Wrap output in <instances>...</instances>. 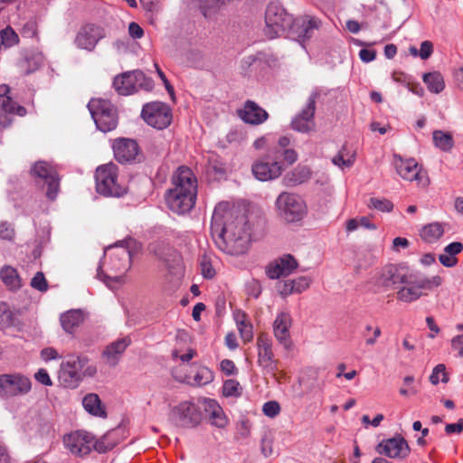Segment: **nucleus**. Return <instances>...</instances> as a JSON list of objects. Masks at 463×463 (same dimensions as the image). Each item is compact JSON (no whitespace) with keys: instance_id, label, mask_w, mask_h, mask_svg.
I'll use <instances>...</instances> for the list:
<instances>
[{"instance_id":"obj_1","label":"nucleus","mask_w":463,"mask_h":463,"mask_svg":"<svg viewBox=\"0 0 463 463\" xmlns=\"http://www.w3.org/2000/svg\"><path fill=\"white\" fill-rule=\"evenodd\" d=\"M212 235L216 246L230 255H241L250 246V227L244 214L233 215L228 203H219L213 211L211 223Z\"/></svg>"},{"instance_id":"obj_2","label":"nucleus","mask_w":463,"mask_h":463,"mask_svg":"<svg viewBox=\"0 0 463 463\" xmlns=\"http://www.w3.org/2000/svg\"><path fill=\"white\" fill-rule=\"evenodd\" d=\"M290 145L289 136L279 137L276 146L270 148L265 156L253 163L251 166L253 175L262 182L279 177L284 171V166L279 159L282 157L287 165H292L298 158L297 151L289 147Z\"/></svg>"},{"instance_id":"obj_3","label":"nucleus","mask_w":463,"mask_h":463,"mask_svg":"<svg viewBox=\"0 0 463 463\" xmlns=\"http://www.w3.org/2000/svg\"><path fill=\"white\" fill-rule=\"evenodd\" d=\"M173 187L165 194L168 208L177 214L189 213L197 196V179L193 171L180 166L172 176Z\"/></svg>"},{"instance_id":"obj_4","label":"nucleus","mask_w":463,"mask_h":463,"mask_svg":"<svg viewBox=\"0 0 463 463\" xmlns=\"http://www.w3.org/2000/svg\"><path fill=\"white\" fill-rule=\"evenodd\" d=\"M131 266V255L127 247H109L105 252L104 260L98 268V278L113 288V283L122 284L125 273Z\"/></svg>"},{"instance_id":"obj_5","label":"nucleus","mask_w":463,"mask_h":463,"mask_svg":"<svg viewBox=\"0 0 463 463\" xmlns=\"http://www.w3.org/2000/svg\"><path fill=\"white\" fill-rule=\"evenodd\" d=\"M97 373L96 364L88 356L69 354L60 365L58 379L64 387L75 389L85 378H92Z\"/></svg>"},{"instance_id":"obj_6","label":"nucleus","mask_w":463,"mask_h":463,"mask_svg":"<svg viewBox=\"0 0 463 463\" xmlns=\"http://www.w3.org/2000/svg\"><path fill=\"white\" fill-rule=\"evenodd\" d=\"M442 283L443 279L439 275L427 278L419 272L404 274L400 283L403 286L397 291V298L406 303L414 302Z\"/></svg>"},{"instance_id":"obj_7","label":"nucleus","mask_w":463,"mask_h":463,"mask_svg":"<svg viewBox=\"0 0 463 463\" xmlns=\"http://www.w3.org/2000/svg\"><path fill=\"white\" fill-rule=\"evenodd\" d=\"M275 206L279 217L287 223L298 222L307 214L306 202L294 193H280L276 199Z\"/></svg>"},{"instance_id":"obj_8","label":"nucleus","mask_w":463,"mask_h":463,"mask_svg":"<svg viewBox=\"0 0 463 463\" xmlns=\"http://www.w3.org/2000/svg\"><path fill=\"white\" fill-rule=\"evenodd\" d=\"M96 190L105 196L120 197L127 193V187L118 180V168L113 164H106L97 168L95 174Z\"/></svg>"},{"instance_id":"obj_9","label":"nucleus","mask_w":463,"mask_h":463,"mask_svg":"<svg viewBox=\"0 0 463 463\" xmlns=\"http://www.w3.org/2000/svg\"><path fill=\"white\" fill-rule=\"evenodd\" d=\"M202 401H183L174 406L169 413V420L176 427L193 429L203 420Z\"/></svg>"},{"instance_id":"obj_10","label":"nucleus","mask_w":463,"mask_h":463,"mask_svg":"<svg viewBox=\"0 0 463 463\" xmlns=\"http://www.w3.org/2000/svg\"><path fill=\"white\" fill-rule=\"evenodd\" d=\"M88 109L100 131L106 133L117 128V109L109 100L99 98L91 99L88 103Z\"/></svg>"},{"instance_id":"obj_11","label":"nucleus","mask_w":463,"mask_h":463,"mask_svg":"<svg viewBox=\"0 0 463 463\" xmlns=\"http://www.w3.org/2000/svg\"><path fill=\"white\" fill-rule=\"evenodd\" d=\"M266 34L275 38L292 25V17L279 3H270L265 15Z\"/></svg>"},{"instance_id":"obj_12","label":"nucleus","mask_w":463,"mask_h":463,"mask_svg":"<svg viewBox=\"0 0 463 463\" xmlns=\"http://www.w3.org/2000/svg\"><path fill=\"white\" fill-rule=\"evenodd\" d=\"M113 86L118 94L130 95L141 89L150 90L154 83L142 71H134L117 76L113 80Z\"/></svg>"},{"instance_id":"obj_13","label":"nucleus","mask_w":463,"mask_h":463,"mask_svg":"<svg viewBox=\"0 0 463 463\" xmlns=\"http://www.w3.org/2000/svg\"><path fill=\"white\" fill-rule=\"evenodd\" d=\"M32 388L31 380L19 373L0 374V398L10 399L27 394Z\"/></svg>"},{"instance_id":"obj_14","label":"nucleus","mask_w":463,"mask_h":463,"mask_svg":"<svg viewBox=\"0 0 463 463\" xmlns=\"http://www.w3.org/2000/svg\"><path fill=\"white\" fill-rule=\"evenodd\" d=\"M142 118L147 125L164 129L172 122V110L170 107L160 101L146 103L143 106L141 112Z\"/></svg>"},{"instance_id":"obj_15","label":"nucleus","mask_w":463,"mask_h":463,"mask_svg":"<svg viewBox=\"0 0 463 463\" xmlns=\"http://www.w3.org/2000/svg\"><path fill=\"white\" fill-rule=\"evenodd\" d=\"M63 445L72 455L83 457L95 448L94 436L85 430H74L63 436Z\"/></svg>"},{"instance_id":"obj_16","label":"nucleus","mask_w":463,"mask_h":463,"mask_svg":"<svg viewBox=\"0 0 463 463\" xmlns=\"http://www.w3.org/2000/svg\"><path fill=\"white\" fill-rule=\"evenodd\" d=\"M258 359L257 364L266 374L277 379L279 361L275 359L272 351V340L265 334L257 338Z\"/></svg>"},{"instance_id":"obj_17","label":"nucleus","mask_w":463,"mask_h":463,"mask_svg":"<svg viewBox=\"0 0 463 463\" xmlns=\"http://www.w3.org/2000/svg\"><path fill=\"white\" fill-rule=\"evenodd\" d=\"M393 165L402 179L411 182L416 181L422 186L428 185L427 174L414 158L403 159L401 156L394 155Z\"/></svg>"},{"instance_id":"obj_18","label":"nucleus","mask_w":463,"mask_h":463,"mask_svg":"<svg viewBox=\"0 0 463 463\" xmlns=\"http://www.w3.org/2000/svg\"><path fill=\"white\" fill-rule=\"evenodd\" d=\"M320 96L321 90L319 89H315L312 90L310 96L307 99L306 107L298 115H296L291 121V128L294 130L301 133H307L314 129L316 103Z\"/></svg>"},{"instance_id":"obj_19","label":"nucleus","mask_w":463,"mask_h":463,"mask_svg":"<svg viewBox=\"0 0 463 463\" xmlns=\"http://www.w3.org/2000/svg\"><path fill=\"white\" fill-rule=\"evenodd\" d=\"M31 173L47 184L46 196L50 200H54L60 186V178L55 168L45 161H39L33 165Z\"/></svg>"},{"instance_id":"obj_20","label":"nucleus","mask_w":463,"mask_h":463,"mask_svg":"<svg viewBox=\"0 0 463 463\" xmlns=\"http://www.w3.org/2000/svg\"><path fill=\"white\" fill-rule=\"evenodd\" d=\"M105 36L106 33L103 27L94 24H87L78 32L75 37V44L78 48L91 52Z\"/></svg>"},{"instance_id":"obj_21","label":"nucleus","mask_w":463,"mask_h":463,"mask_svg":"<svg viewBox=\"0 0 463 463\" xmlns=\"http://www.w3.org/2000/svg\"><path fill=\"white\" fill-rule=\"evenodd\" d=\"M378 451L391 458H406L411 449L406 439L401 435L383 440L378 445Z\"/></svg>"},{"instance_id":"obj_22","label":"nucleus","mask_w":463,"mask_h":463,"mask_svg":"<svg viewBox=\"0 0 463 463\" xmlns=\"http://www.w3.org/2000/svg\"><path fill=\"white\" fill-rule=\"evenodd\" d=\"M292 325V318L288 312H279L273 322V334L279 344L285 349L292 347L289 328Z\"/></svg>"},{"instance_id":"obj_23","label":"nucleus","mask_w":463,"mask_h":463,"mask_svg":"<svg viewBox=\"0 0 463 463\" xmlns=\"http://www.w3.org/2000/svg\"><path fill=\"white\" fill-rule=\"evenodd\" d=\"M297 268V260L293 256L288 254L271 262L267 267L266 273L269 279H278L280 277L290 275Z\"/></svg>"},{"instance_id":"obj_24","label":"nucleus","mask_w":463,"mask_h":463,"mask_svg":"<svg viewBox=\"0 0 463 463\" xmlns=\"http://www.w3.org/2000/svg\"><path fill=\"white\" fill-rule=\"evenodd\" d=\"M402 275L394 265L383 267L373 278V283L378 290H386L402 281Z\"/></svg>"},{"instance_id":"obj_25","label":"nucleus","mask_w":463,"mask_h":463,"mask_svg":"<svg viewBox=\"0 0 463 463\" xmlns=\"http://www.w3.org/2000/svg\"><path fill=\"white\" fill-rule=\"evenodd\" d=\"M130 343L129 337H123L107 345L101 354L105 364L110 367H115Z\"/></svg>"},{"instance_id":"obj_26","label":"nucleus","mask_w":463,"mask_h":463,"mask_svg":"<svg viewBox=\"0 0 463 463\" xmlns=\"http://www.w3.org/2000/svg\"><path fill=\"white\" fill-rule=\"evenodd\" d=\"M115 158L120 163L134 160L138 153V146L136 141L128 138L117 140L113 145Z\"/></svg>"},{"instance_id":"obj_27","label":"nucleus","mask_w":463,"mask_h":463,"mask_svg":"<svg viewBox=\"0 0 463 463\" xmlns=\"http://www.w3.org/2000/svg\"><path fill=\"white\" fill-rule=\"evenodd\" d=\"M202 405L212 425L219 429H223L228 425L229 420L222 408L215 400L203 399L202 400Z\"/></svg>"},{"instance_id":"obj_28","label":"nucleus","mask_w":463,"mask_h":463,"mask_svg":"<svg viewBox=\"0 0 463 463\" xmlns=\"http://www.w3.org/2000/svg\"><path fill=\"white\" fill-rule=\"evenodd\" d=\"M239 115L241 118L250 125H260L267 120L268 113L253 101L248 100Z\"/></svg>"},{"instance_id":"obj_29","label":"nucleus","mask_w":463,"mask_h":463,"mask_svg":"<svg viewBox=\"0 0 463 463\" xmlns=\"http://www.w3.org/2000/svg\"><path fill=\"white\" fill-rule=\"evenodd\" d=\"M310 176L311 170L308 166L298 165L284 176L283 182L287 186H295L306 182Z\"/></svg>"},{"instance_id":"obj_30","label":"nucleus","mask_w":463,"mask_h":463,"mask_svg":"<svg viewBox=\"0 0 463 463\" xmlns=\"http://www.w3.org/2000/svg\"><path fill=\"white\" fill-rule=\"evenodd\" d=\"M9 90H10L7 85L0 86V108L7 113H17L21 116L24 115L25 109L18 106L11 97L8 96Z\"/></svg>"},{"instance_id":"obj_31","label":"nucleus","mask_w":463,"mask_h":463,"mask_svg":"<svg viewBox=\"0 0 463 463\" xmlns=\"http://www.w3.org/2000/svg\"><path fill=\"white\" fill-rule=\"evenodd\" d=\"M82 405L89 413L94 416L105 418L107 415L101 401L96 393L87 394L82 400Z\"/></svg>"},{"instance_id":"obj_32","label":"nucleus","mask_w":463,"mask_h":463,"mask_svg":"<svg viewBox=\"0 0 463 463\" xmlns=\"http://www.w3.org/2000/svg\"><path fill=\"white\" fill-rule=\"evenodd\" d=\"M60 321L64 331L71 333L83 322V314L80 310H71L62 314Z\"/></svg>"},{"instance_id":"obj_33","label":"nucleus","mask_w":463,"mask_h":463,"mask_svg":"<svg viewBox=\"0 0 463 463\" xmlns=\"http://www.w3.org/2000/svg\"><path fill=\"white\" fill-rule=\"evenodd\" d=\"M422 80L428 90L432 93H440L445 88L444 78L439 71L425 73Z\"/></svg>"},{"instance_id":"obj_34","label":"nucleus","mask_w":463,"mask_h":463,"mask_svg":"<svg viewBox=\"0 0 463 463\" xmlns=\"http://www.w3.org/2000/svg\"><path fill=\"white\" fill-rule=\"evenodd\" d=\"M434 146L444 151L449 152L454 146V139L450 133L442 130H435L432 133Z\"/></svg>"},{"instance_id":"obj_35","label":"nucleus","mask_w":463,"mask_h":463,"mask_svg":"<svg viewBox=\"0 0 463 463\" xmlns=\"http://www.w3.org/2000/svg\"><path fill=\"white\" fill-rule=\"evenodd\" d=\"M298 36L307 39L312 36L314 30L318 28L319 21L315 17L306 16L301 21H298Z\"/></svg>"},{"instance_id":"obj_36","label":"nucleus","mask_w":463,"mask_h":463,"mask_svg":"<svg viewBox=\"0 0 463 463\" xmlns=\"http://www.w3.org/2000/svg\"><path fill=\"white\" fill-rule=\"evenodd\" d=\"M444 233L443 226L439 222L430 223L424 226L420 232V237L427 242H434Z\"/></svg>"},{"instance_id":"obj_37","label":"nucleus","mask_w":463,"mask_h":463,"mask_svg":"<svg viewBox=\"0 0 463 463\" xmlns=\"http://www.w3.org/2000/svg\"><path fill=\"white\" fill-rule=\"evenodd\" d=\"M0 277L5 285L12 289L19 288L21 287L20 278L16 270L10 267H4L0 271Z\"/></svg>"},{"instance_id":"obj_38","label":"nucleus","mask_w":463,"mask_h":463,"mask_svg":"<svg viewBox=\"0 0 463 463\" xmlns=\"http://www.w3.org/2000/svg\"><path fill=\"white\" fill-rule=\"evenodd\" d=\"M230 3V0H203L201 4V10L204 17L211 18L222 7Z\"/></svg>"},{"instance_id":"obj_39","label":"nucleus","mask_w":463,"mask_h":463,"mask_svg":"<svg viewBox=\"0 0 463 463\" xmlns=\"http://www.w3.org/2000/svg\"><path fill=\"white\" fill-rule=\"evenodd\" d=\"M16 317L6 303H0V328L6 329L14 326Z\"/></svg>"},{"instance_id":"obj_40","label":"nucleus","mask_w":463,"mask_h":463,"mask_svg":"<svg viewBox=\"0 0 463 463\" xmlns=\"http://www.w3.org/2000/svg\"><path fill=\"white\" fill-rule=\"evenodd\" d=\"M213 373L205 366L200 367L194 376V383L198 386H203L213 381Z\"/></svg>"},{"instance_id":"obj_41","label":"nucleus","mask_w":463,"mask_h":463,"mask_svg":"<svg viewBox=\"0 0 463 463\" xmlns=\"http://www.w3.org/2000/svg\"><path fill=\"white\" fill-rule=\"evenodd\" d=\"M0 37L2 44L5 47H12L19 43L18 34L11 26L0 31Z\"/></svg>"},{"instance_id":"obj_42","label":"nucleus","mask_w":463,"mask_h":463,"mask_svg":"<svg viewBox=\"0 0 463 463\" xmlns=\"http://www.w3.org/2000/svg\"><path fill=\"white\" fill-rule=\"evenodd\" d=\"M345 146H344L338 154L332 159L334 165L344 168L351 167L354 163L355 153H352L347 158H345Z\"/></svg>"},{"instance_id":"obj_43","label":"nucleus","mask_w":463,"mask_h":463,"mask_svg":"<svg viewBox=\"0 0 463 463\" xmlns=\"http://www.w3.org/2000/svg\"><path fill=\"white\" fill-rule=\"evenodd\" d=\"M430 381L433 385H437L439 382L448 383L449 375L446 372V366L443 364L436 365L430 376Z\"/></svg>"},{"instance_id":"obj_44","label":"nucleus","mask_w":463,"mask_h":463,"mask_svg":"<svg viewBox=\"0 0 463 463\" xmlns=\"http://www.w3.org/2000/svg\"><path fill=\"white\" fill-rule=\"evenodd\" d=\"M368 207L376 209L383 213H389L392 210L393 204L388 199L370 198Z\"/></svg>"},{"instance_id":"obj_45","label":"nucleus","mask_w":463,"mask_h":463,"mask_svg":"<svg viewBox=\"0 0 463 463\" xmlns=\"http://www.w3.org/2000/svg\"><path fill=\"white\" fill-rule=\"evenodd\" d=\"M222 393L225 397L240 395L239 383L232 379L225 381L222 386Z\"/></svg>"},{"instance_id":"obj_46","label":"nucleus","mask_w":463,"mask_h":463,"mask_svg":"<svg viewBox=\"0 0 463 463\" xmlns=\"http://www.w3.org/2000/svg\"><path fill=\"white\" fill-rule=\"evenodd\" d=\"M31 287L41 292H45L48 289V282L43 272H37L31 280Z\"/></svg>"},{"instance_id":"obj_47","label":"nucleus","mask_w":463,"mask_h":463,"mask_svg":"<svg viewBox=\"0 0 463 463\" xmlns=\"http://www.w3.org/2000/svg\"><path fill=\"white\" fill-rule=\"evenodd\" d=\"M277 291L283 298L295 293L294 282L292 279L279 281L276 285Z\"/></svg>"},{"instance_id":"obj_48","label":"nucleus","mask_w":463,"mask_h":463,"mask_svg":"<svg viewBox=\"0 0 463 463\" xmlns=\"http://www.w3.org/2000/svg\"><path fill=\"white\" fill-rule=\"evenodd\" d=\"M241 337L244 342H250L253 338V327L249 320L237 326Z\"/></svg>"},{"instance_id":"obj_49","label":"nucleus","mask_w":463,"mask_h":463,"mask_svg":"<svg viewBox=\"0 0 463 463\" xmlns=\"http://www.w3.org/2000/svg\"><path fill=\"white\" fill-rule=\"evenodd\" d=\"M262 411L266 416L274 418L280 412L279 403L275 401L267 402L263 404Z\"/></svg>"},{"instance_id":"obj_50","label":"nucleus","mask_w":463,"mask_h":463,"mask_svg":"<svg viewBox=\"0 0 463 463\" xmlns=\"http://www.w3.org/2000/svg\"><path fill=\"white\" fill-rule=\"evenodd\" d=\"M14 236V230L12 225L6 222L0 223V238L11 241Z\"/></svg>"},{"instance_id":"obj_51","label":"nucleus","mask_w":463,"mask_h":463,"mask_svg":"<svg viewBox=\"0 0 463 463\" xmlns=\"http://www.w3.org/2000/svg\"><path fill=\"white\" fill-rule=\"evenodd\" d=\"M433 52V43L430 41H423L419 50V56L422 60L429 59Z\"/></svg>"},{"instance_id":"obj_52","label":"nucleus","mask_w":463,"mask_h":463,"mask_svg":"<svg viewBox=\"0 0 463 463\" xmlns=\"http://www.w3.org/2000/svg\"><path fill=\"white\" fill-rule=\"evenodd\" d=\"M37 24L34 20H30L24 24L22 28V34L25 37L31 38L36 35Z\"/></svg>"},{"instance_id":"obj_53","label":"nucleus","mask_w":463,"mask_h":463,"mask_svg":"<svg viewBox=\"0 0 463 463\" xmlns=\"http://www.w3.org/2000/svg\"><path fill=\"white\" fill-rule=\"evenodd\" d=\"M294 282L295 293H301L309 288L310 279L307 277H299L297 279H292Z\"/></svg>"},{"instance_id":"obj_54","label":"nucleus","mask_w":463,"mask_h":463,"mask_svg":"<svg viewBox=\"0 0 463 463\" xmlns=\"http://www.w3.org/2000/svg\"><path fill=\"white\" fill-rule=\"evenodd\" d=\"M251 425L246 419H241L237 424V432L241 438H247L250 433Z\"/></svg>"},{"instance_id":"obj_55","label":"nucleus","mask_w":463,"mask_h":463,"mask_svg":"<svg viewBox=\"0 0 463 463\" xmlns=\"http://www.w3.org/2000/svg\"><path fill=\"white\" fill-rule=\"evenodd\" d=\"M261 291V285L258 280H251L247 284V293L254 298H258Z\"/></svg>"},{"instance_id":"obj_56","label":"nucleus","mask_w":463,"mask_h":463,"mask_svg":"<svg viewBox=\"0 0 463 463\" xmlns=\"http://www.w3.org/2000/svg\"><path fill=\"white\" fill-rule=\"evenodd\" d=\"M61 357V356L59 354L57 350L54 349L53 347H46L41 351V358L45 362L56 360Z\"/></svg>"},{"instance_id":"obj_57","label":"nucleus","mask_w":463,"mask_h":463,"mask_svg":"<svg viewBox=\"0 0 463 463\" xmlns=\"http://www.w3.org/2000/svg\"><path fill=\"white\" fill-rule=\"evenodd\" d=\"M34 378L37 382L45 386H51L52 384V382L45 369H39L35 373Z\"/></svg>"},{"instance_id":"obj_58","label":"nucleus","mask_w":463,"mask_h":463,"mask_svg":"<svg viewBox=\"0 0 463 463\" xmlns=\"http://www.w3.org/2000/svg\"><path fill=\"white\" fill-rule=\"evenodd\" d=\"M128 33L133 39H140L144 35V30L135 22L128 25Z\"/></svg>"},{"instance_id":"obj_59","label":"nucleus","mask_w":463,"mask_h":463,"mask_svg":"<svg viewBox=\"0 0 463 463\" xmlns=\"http://www.w3.org/2000/svg\"><path fill=\"white\" fill-rule=\"evenodd\" d=\"M445 431L449 435L453 433H461L463 431V419L458 420V421L456 423L447 424L445 427Z\"/></svg>"},{"instance_id":"obj_60","label":"nucleus","mask_w":463,"mask_h":463,"mask_svg":"<svg viewBox=\"0 0 463 463\" xmlns=\"http://www.w3.org/2000/svg\"><path fill=\"white\" fill-rule=\"evenodd\" d=\"M463 250V244L461 242H451L449 245H447L444 249V251L452 256H456L457 254L460 253Z\"/></svg>"},{"instance_id":"obj_61","label":"nucleus","mask_w":463,"mask_h":463,"mask_svg":"<svg viewBox=\"0 0 463 463\" xmlns=\"http://www.w3.org/2000/svg\"><path fill=\"white\" fill-rule=\"evenodd\" d=\"M439 260L443 266L448 268L454 267L458 261V259L456 257L449 255L445 251L444 253L439 256Z\"/></svg>"},{"instance_id":"obj_62","label":"nucleus","mask_w":463,"mask_h":463,"mask_svg":"<svg viewBox=\"0 0 463 463\" xmlns=\"http://www.w3.org/2000/svg\"><path fill=\"white\" fill-rule=\"evenodd\" d=\"M451 346L458 352V356L463 357V335L452 338Z\"/></svg>"},{"instance_id":"obj_63","label":"nucleus","mask_w":463,"mask_h":463,"mask_svg":"<svg viewBox=\"0 0 463 463\" xmlns=\"http://www.w3.org/2000/svg\"><path fill=\"white\" fill-rule=\"evenodd\" d=\"M221 369L227 375H232L234 373L236 367L232 361L224 359L221 362Z\"/></svg>"},{"instance_id":"obj_64","label":"nucleus","mask_w":463,"mask_h":463,"mask_svg":"<svg viewBox=\"0 0 463 463\" xmlns=\"http://www.w3.org/2000/svg\"><path fill=\"white\" fill-rule=\"evenodd\" d=\"M376 52L374 50L362 49L359 52L360 59L364 62H370L375 59Z\"/></svg>"}]
</instances>
